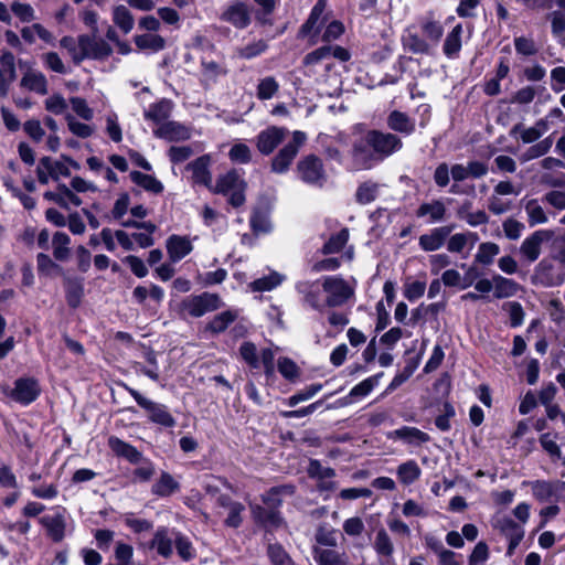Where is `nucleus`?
Masks as SVG:
<instances>
[{
    "label": "nucleus",
    "mask_w": 565,
    "mask_h": 565,
    "mask_svg": "<svg viewBox=\"0 0 565 565\" xmlns=\"http://www.w3.org/2000/svg\"><path fill=\"white\" fill-rule=\"evenodd\" d=\"M553 146V138L548 136L526 148L519 157L521 163L544 157Z\"/></svg>",
    "instance_id": "4c0bfd02"
},
{
    "label": "nucleus",
    "mask_w": 565,
    "mask_h": 565,
    "mask_svg": "<svg viewBox=\"0 0 565 565\" xmlns=\"http://www.w3.org/2000/svg\"><path fill=\"white\" fill-rule=\"evenodd\" d=\"M50 170V177L53 180H57L60 177H68L70 169L67 166L61 161H54L49 157H43L38 166V179L42 184H46L49 182V177H44L43 170Z\"/></svg>",
    "instance_id": "bb28decb"
},
{
    "label": "nucleus",
    "mask_w": 565,
    "mask_h": 565,
    "mask_svg": "<svg viewBox=\"0 0 565 565\" xmlns=\"http://www.w3.org/2000/svg\"><path fill=\"white\" fill-rule=\"evenodd\" d=\"M373 548L379 556L391 558L394 553V544L384 529L376 532Z\"/></svg>",
    "instance_id": "3c124183"
},
{
    "label": "nucleus",
    "mask_w": 565,
    "mask_h": 565,
    "mask_svg": "<svg viewBox=\"0 0 565 565\" xmlns=\"http://www.w3.org/2000/svg\"><path fill=\"white\" fill-rule=\"evenodd\" d=\"M211 156L204 154L190 162L186 167L192 172V181L195 184L212 189V174L210 171Z\"/></svg>",
    "instance_id": "6ab92c4d"
},
{
    "label": "nucleus",
    "mask_w": 565,
    "mask_h": 565,
    "mask_svg": "<svg viewBox=\"0 0 565 565\" xmlns=\"http://www.w3.org/2000/svg\"><path fill=\"white\" fill-rule=\"evenodd\" d=\"M173 543L174 539L172 540L168 534V530L162 527L154 533L151 547L156 548L159 555L168 558L172 555Z\"/></svg>",
    "instance_id": "a18cd8bd"
},
{
    "label": "nucleus",
    "mask_w": 565,
    "mask_h": 565,
    "mask_svg": "<svg viewBox=\"0 0 565 565\" xmlns=\"http://www.w3.org/2000/svg\"><path fill=\"white\" fill-rule=\"evenodd\" d=\"M493 296L497 299L510 298L518 294L521 289L520 285L513 279L503 277L501 275L493 276Z\"/></svg>",
    "instance_id": "e433bc0d"
},
{
    "label": "nucleus",
    "mask_w": 565,
    "mask_h": 565,
    "mask_svg": "<svg viewBox=\"0 0 565 565\" xmlns=\"http://www.w3.org/2000/svg\"><path fill=\"white\" fill-rule=\"evenodd\" d=\"M494 527L509 541L508 555H512L524 536V530L511 518L503 516L495 520Z\"/></svg>",
    "instance_id": "dca6fc26"
},
{
    "label": "nucleus",
    "mask_w": 565,
    "mask_h": 565,
    "mask_svg": "<svg viewBox=\"0 0 565 565\" xmlns=\"http://www.w3.org/2000/svg\"><path fill=\"white\" fill-rule=\"evenodd\" d=\"M21 86L40 95L47 94V81L40 71L28 68L21 78Z\"/></svg>",
    "instance_id": "72a5a7b5"
},
{
    "label": "nucleus",
    "mask_w": 565,
    "mask_h": 565,
    "mask_svg": "<svg viewBox=\"0 0 565 565\" xmlns=\"http://www.w3.org/2000/svg\"><path fill=\"white\" fill-rule=\"evenodd\" d=\"M125 390L134 397L137 404L148 412L149 419L163 427H173L175 419L169 413L168 408L163 404L156 403L145 396H142L137 390L124 384Z\"/></svg>",
    "instance_id": "20e7f679"
},
{
    "label": "nucleus",
    "mask_w": 565,
    "mask_h": 565,
    "mask_svg": "<svg viewBox=\"0 0 565 565\" xmlns=\"http://www.w3.org/2000/svg\"><path fill=\"white\" fill-rule=\"evenodd\" d=\"M500 253L498 244L492 242L481 243L475 256V260L482 265H490L493 258Z\"/></svg>",
    "instance_id": "bf43d9fd"
},
{
    "label": "nucleus",
    "mask_w": 565,
    "mask_h": 565,
    "mask_svg": "<svg viewBox=\"0 0 565 565\" xmlns=\"http://www.w3.org/2000/svg\"><path fill=\"white\" fill-rule=\"evenodd\" d=\"M471 202H465L457 211L458 217L465 220L470 226H479L489 222V216L483 210L471 211Z\"/></svg>",
    "instance_id": "ea45409f"
},
{
    "label": "nucleus",
    "mask_w": 565,
    "mask_h": 565,
    "mask_svg": "<svg viewBox=\"0 0 565 565\" xmlns=\"http://www.w3.org/2000/svg\"><path fill=\"white\" fill-rule=\"evenodd\" d=\"M288 132V129L285 127H267L256 137L257 150L264 156L273 153L274 150L285 140Z\"/></svg>",
    "instance_id": "ddd939ff"
},
{
    "label": "nucleus",
    "mask_w": 565,
    "mask_h": 565,
    "mask_svg": "<svg viewBox=\"0 0 565 565\" xmlns=\"http://www.w3.org/2000/svg\"><path fill=\"white\" fill-rule=\"evenodd\" d=\"M114 23L124 32L129 33L134 29V18L125 6H117L113 12Z\"/></svg>",
    "instance_id": "5fc2aeb1"
},
{
    "label": "nucleus",
    "mask_w": 565,
    "mask_h": 565,
    "mask_svg": "<svg viewBox=\"0 0 565 565\" xmlns=\"http://www.w3.org/2000/svg\"><path fill=\"white\" fill-rule=\"evenodd\" d=\"M174 545L178 555L184 561L189 562L196 555L195 548L191 541L180 532L174 533Z\"/></svg>",
    "instance_id": "6e6d98bb"
},
{
    "label": "nucleus",
    "mask_w": 565,
    "mask_h": 565,
    "mask_svg": "<svg viewBox=\"0 0 565 565\" xmlns=\"http://www.w3.org/2000/svg\"><path fill=\"white\" fill-rule=\"evenodd\" d=\"M129 178L135 184L149 193L160 194L164 190L162 182L151 174H146L135 170L129 173Z\"/></svg>",
    "instance_id": "c9c22d12"
},
{
    "label": "nucleus",
    "mask_w": 565,
    "mask_h": 565,
    "mask_svg": "<svg viewBox=\"0 0 565 565\" xmlns=\"http://www.w3.org/2000/svg\"><path fill=\"white\" fill-rule=\"evenodd\" d=\"M65 291L68 306L72 308L78 307L84 295L83 284L79 280L67 279Z\"/></svg>",
    "instance_id": "13d9d810"
},
{
    "label": "nucleus",
    "mask_w": 565,
    "mask_h": 565,
    "mask_svg": "<svg viewBox=\"0 0 565 565\" xmlns=\"http://www.w3.org/2000/svg\"><path fill=\"white\" fill-rule=\"evenodd\" d=\"M502 230H503L504 236L508 239L516 241L521 237L523 231L525 230V225L522 222H520L513 217H508L502 223Z\"/></svg>",
    "instance_id": "774afa93"
},
{
    "label": "nucleus",
    "mask_w": 565,
    "mask_h": 565,
    "mask_svg": "<svg viewBox=\"0 0 565 565\" xmlns=\"http://www.w3.org/2000/svg\"><path fill=\"white\" fill-rule=\"evenodd\" d=\"M203 76L212 82H216L218 77L226 76L228 70L214 61H201Z\"/></svg>",
    "instance_id": "0e129e2a"
},
{
    "label": "nucleus",
    "mask_w": 565,
    "mask_h": 565,
    "mask_svg": "<svg viewBox=\"0 0 565 565\" xmlns=\"http://www.w3.org/2000/svg\"><path fill=\"white\" fill-rule=\"evenodd\" d=\"M135 43L140 50H151L153 52H158L164 47L166 41L158 34L146 33L136 35Z\"/></svg>",
    "instance_id": "864d4df0"
},
{
    "label": "nucleus",
    "mask_w": 565,
    "mask_h": 565,
    "mask_svg": "<svg viewBox=\"0 0 565 565\" xmlns=\"http://www.w3.org/2000/svg\"><path fill=\"white\" fill-rule=\"evenodd\" d=\"M565 281V268L544 258L534 268L532 282L545 288L557 287Z\"/></svg>",
    "instance_id": "0eeeda50"
},
{
    "label": "nucleus",
    "mask_w": 565,
    "mask_h": 565,
    "mask_svg": "<svg viewBox=\"0 0 565 565\" xmlns=\"http://www.w3.org/2000/svg\"><path fill=\"white\" fill-rule=\"evenodd\" d=\"M267 554L273 565H296L289 554L279 544H269Z\"/></svg>",
    "instance_id": "69168bd1"
},
{
    "label": "nucleus",
    "mask_w": 565,
    "mask_h": 565,
    "mask_svg": "<svg viewBox=\"0 0 565 565\" xmlns=\"http://www.w3.org/2000/svg\"><path fill=\"white\" fill-rule=\"evenodd\" d=\"M387 127L403 136H411L416 130V121L409 115L401 110H392L386 118Z\"/></svg>",
    "instance_id": "4be33fe9"
},
{
    "label": "nucleus",
    "mask_w": 565,
    "mask_h": 565,
    "mask_svg": "<svg viewBox=\"0 0 565 565\" xmlns=\"http://www.w3.org/2000/svg\"><path fill=\"white\" fill-rule=\"evenodd\" d=\"M463 28L457 23L446 35L443 44V53L446 57L454 60L459 56L462 46Z\"/></svg>",
    "instance_id": "c85d7f7f"
},
{
    "label": "nucleus",
    "mask_w": 565,
    "mask_h": 565,
    "mask_svg": "<svg viewBox=\"0 0 565 565\" xmlns=\"http://www.w3.org/2000/svg\"><path fill=\"white\" fill-rule=\"evenodd\" d=\"M380 184L373 181L361 183L355 191V201L361 205L372 203L379 196Z\"/></svg>",
    "instance_id": "8fccbe9b"
},
{
    "label": "nucleus",
    "mask_w": 565,
    "mask_h": 565,
    "mask_svg": "<svg viewBox=\"0 0 565 565\" xmlns=\"http://www.w3.org/2000/svg\"><path fill=\"white\" fill-rule=\"evenodd\" d=\"M370 140L367 130L354 140L351 149V158L355 169L366 170L371 169L377 163L373 147L367 141Z\"/></svg>",
    "instance_id": "1a4fd4ad"
},
{
    "label": "nucleus",
    "mask_w": 565,
    "mask_h": 565,
    "mask_svg": "<svg viewBox=\"0 0 565 565\" xmlns=\"http://www.w3.org/2000/svg\"><path fill=\"white\" fill-rule=\"evenodd\" d=\"M388 439H399L404 443L413 446H420L430 440V437L425 431L412 427V426H403L398 429L390 431L387 434Z\"/></svg>",
    "instance_id": "393cba45"
},
{
    "label": "nucleus",
    "mask_w": 565,
    "mask_h": 565,
    "mask_svg": "<svg viewBox=\"0 0 565 565\" xmlns=\"http://www.w3.org/2000/svg\"><path fill=\"white\" fill-rule=\"evenodd\" d=\"M454 226H440L433 228L429 233L419 236L418 244L425 252L439 249L451 233Z\"/></svg>",
    "instance_id": "5701e85b"
},
{
    "label": "nucleus",
    "mask_w": 565,
    "mask_h": 565,
    "mask_svg": "<svg viewBox=\"0 0 565 565\" xmlns=\"http://www.w3.org/2000/svg\"><path fill=\"white\" fill-rule=\"evenodd\" d=\"M171 110L172 103L168 99H161L160 102L150 105L149 109L145 111L143 116L146 119L159 124L169 118Z\"/></svg>",
    "instance_id": "c03bdc74"
},
{
    "label": "nucleus",
    "mask_w": 565,
    "mask_h": 565,
    "mask_svg": "<svg viewBox=\"0 0 565 565\" xmlns=\"http://www.w3.org/2000/svg\"><path fill=\"white\" fill-rule=\"evenodd\" d=\"M404 49L413 54L430 55L434 52L433 45L415 32H407L403 36Z\"/></svg>",
    "instance_id": "f704fd0d"
},
{
    "label": "nucleus",
    "mask_w": 565,
    "mask_h": 565,
    "mask_svg": "<svg viewBox=\"0 0 565 565\" xmlns=\"http://www.w3.org/2000/svg\"><path fill=\"white\" fill-rule=\"evenodd\" d=\"M522 484L529 486L532 490L533 497L540 502H548L556 500L559 493L565 489V482L559 480L523 481Z\"/></svg>",
    "instance_id": "4468645a"
},
{
    "label": "nucleus",
    "mask_w": 565,
    "mask_h": 565,
    "mask_svg": "<svg viewBox=\"0 0 565 565\" xmlns=\"http://www.w3.org/2000/svg\"><path fill=\"white\" fill-rule=\"evenodd\" d=\"M60 46L67 51L76 65L81 64L84 60L103 61L113 53L110 44L98 36L96 32L81 34L77 38L64 36L60 40Z\"/></svg>",
    "instance_id": "f257e3e1"
},
{
    "label": "nucleus",
    "mask_w": 565,
    "mask_h": 565,
    "mask_svg": "<svg viewBox=\"0 0 565 565\" xmlns=\"http://www.w3.org/2000/svg\"><path fill=\"white\" fill-rule=\"evenodd\" d=\"M295 490L292 484L273 487L262 495V501L267 508L277 510L282 504V498L292 495Z\"/></svg>",
    "instance_id": "473e14b6"
},
{
    "label": "nucleus",
    "mask_w": 565,
    "mask_h": 565,
    "mask_svg": "<svg viewBox=\"0 0 565 565\" xmlns=\"http://www.w3.org/2000/svg\"><path fill=\"white\" fill-rule=\"evenodd\" d=\"M397 478L403 484H412L419 479L422 470L415 460H407L397 467Z\"/></svg>",
    "instance_id": "37998d69"
},
{
    "label": "nucleus",
    "mask_w": 565,
    "mask_h": 565,
    "mask_svg": "<svg viewBox=\"0 0 565 565\" xmlns=\"http://www.w3.org/2000/svg\"><path fill=\"white\" fill-rule=\"evenodd\" d=\"M108 446L114 454L119 457L126 458L131 463H139L142 459V455L132 445L119 439L118 437L111 436L108 438Z\"/></svg>",
    "instance_id": "2f4dec72"
},
{
    "label": "nucleus",
    "mask_w": 565,
    "mask_h": 565,
    "mask_svg": "<svg viewBox=\"0 0 565 565\" xmlns=\"http://www.w3.org/2000/svg\"><path fill=\"white\" fill-rule=\"evenodd\" d=\"M553 237V231L537 230L524 238L520 246V254L529 263H534L541 256L543 244L550 242Z\"/></svg>",
    "instance_id": "9b49d317"
},
{
    "label": "nucleus",
    "mask_w": 565,
    "mask_h": 565,
    "mask_svg": "<svg viewBox=\"0 0 565 565\" xmlns=\"http://www.w3.org/2000/svg\"><path fill=\"white\" fill-rule=\"evenodd\" d=\"M245 190L246 182L236 171L220 175L215 186L211 189L214 193L227 196L228 203L233 207H239L245 203Z\"/></svg>",
    "instance_id": "f03ea898"
},
{
    "label": "nucleus",
    "mask_w": 565,
    "mask_h": 565,
    "mask_svg": "<svg viewBox=\"0 0 565 565\" xmlns=\"http://www.w3.org/2000/svg\"><path fill=\"white\" fill-rule=\"evenodd\" d=\"M44 198L49 201H53L63 209H68L70 204L79 206L82 200L65 184H60L56 192L47 191L44 193Z\"/></svg>",
    "instance_id": "7c9ffc66"
},
{
    "label": "nucleus",
    "mask_w": 565,
    "mask_h": 565,
    "mask_svg": "<svg viewBox=\"0 0 565 565\" xmlns=\"http://www.w3.org/2000/svg\"><path fill=\"white\" fill-rule=\"evenodd\" d=\"M308 477L317 481V489L320 492H333L338 486L333 480L335 477L334 469L330 467H323L319 460L310 459L307 467Z\"/></svg>",
    "instance_id": "f8f14e48"
},
{
    "label": "nucleus",
    "mask_w": 565,
    "mask_h": 565,
    "mask_svg": "<svg viewBox=\"0 0 565 565\" xmlns=\"http://www.w3.org/2000/svg\"><path fill=\"white\" fill-rule=\"evenodd\" d=\"M180 484L169 472H161L159 479L152 484L151 492L158 497H170L179 491Z\"/></svg>",
    "instance_id": "58836bf2"
},
{
    "label": "nucleus",
    "mask_w": 565,
    "mask_h": 565,
    "mask_svg": "<svg viewBox=\"0 0 565 565\" xmlns=\"http://www.w3.org/2000/svg\"><path fill=\"white\" fill-rule=\"evenodd\" d=\"M296 290L303 296L305 302L315 310L321 311L326 307V299H322L321 284L316 281H299Z\"/></svg>",
    "instance_id": "a211bd4d"
},
{
    "label": "nucleus",
    "mask_w": 565,
    "mask_h": 565,
    "mask_svg": "<svg viewBox=\"0 0 565 565\" xmlns=\"http://www.w3.org/2000/svg\"><path fill=\"white\" fill-rule=\"evenodd\" d=\"M71 238L64 232H56L52 237L53 256L58 262H65L71 255Z\"/></svg>",
    "instance_id": "79ce46f5"
},
{
    "label": "nucleus",
    "mask_w": 565,
    "mask_h": 565,
    "mask_svg": "<svg viewBox=\"0 0 565 565\" xmlns=\"http://www.w3.org/2000/svg\"><path fill=\"white\" fill-rule=\"evenodd\" d=\"M222 20L237 29H245L250 23V12L244 2H234L222 13Z\"/></svg>",
    "instance_id": "412c9836"
},
{
    "label": "nucleus",
    "mask_w": 565,
    "mask_h": 565,
    "mask_svg": "<svg viewBox=\"0 0 565 565\" xmlns=\"http://www.w3.org/2000/svg\"><path fill=\"white\" fill-rule=\"evenodd\" d=\"M41 388L36 380L31 377H21L15 381L14 387L9 396L17 403L29 405L40 395Z\"/></svg>",
    "instance_id": "2eb2a0df"
},
{
    "label": "nucleus",
    "mask_w": 565,
    "mask_h": 565,
    "mask_svg": "<svg viewBox=\"0 0 565 565\" xmlns=\"http://www.w3.org/2000/svg\"><path fill=\"white\" fill-rule=\"evenodd\" d=\"M236 317L237 315L234 311H223L210 321L206 329L212 333H221L236 319Z\"/></svg>",
    "instance_id": "052dcab7"
},
{
    "label": "nucleus",
    "mask_w": 565,
    "mask_h": 565,
    "mask_svg": "<svg viewBox=\"0 0 565 565\" xmlns=\"http://www.w3.org/2000/svg\"><path fill=\"white\" fill-rule=\"evenodd\" d=\"M239 355L252 369L260 366L257 348L253 342H243L239 347Z\"/></svg>",
    "instance_id": "338daca9"
},
{
    "label": "nucleus",
    "mask_w": 565,
    "mask_h": 565,
    "mask_svg": "<svg viewBox=\"0 0 565 565\" xmlns=\"http://www.w3.org/2000/svg\"><path fill=\"white\" fill-rule=\"evenodd\" d=\"M297 174L306 184L319 189L322 188L328 180L323 162L316 154L305 156L298 161Z\"/></svg>",
    "instance_id": "7ed1b4c3"
},
{
    "label": "nucleus",
    "mask_w": 565,
    "mask_h": 565,
    "mask_svg": "<svg viewBox=\"0 0 565 565\" xmlns=\"http://www.w3.org/2000/svg\"><path fill=\"white\" fill-rule=\"evenodd\" d=\"M446 205L439 199L425 202L420 204L416 210V216L419 218L428 217L429 223H439L444 221L446 217Z\"/></svg>",
    "instance_id": "cd10ccee"
},
{
    "label": "nucleus",
    "mask_w": 565,
    "mask_h": 565,
    "mask_svg": "<svg viewBox=\"0 0 565 565\" xmlns=\"http://www.w3.org/2000/svg\"><path fill=\"white\" fill-rule=\"evenodd\" d=\"M322 390V384L315 383L306 386L303 390L298 393L289 396L284 403L289 407H295L301 402H306L312 398L316 394H318Z\"/></svg>",
    "instance_id": "4d7b16f0"
},
{
    "label": "nucleus",
    "mask_w": 565,
    "mask_h": 565,
    "mask_svg": "<svg viewBox=\"0 0 565 565\" xmlns=\"http://www.w3.org/2000/svg\"><path fill=\"white\" fill-rule=\"evenodd\" d=\"M220 308V298L214 294L203 292L190 296L182 301V309L191 317L199 318Z\"/></svg>",
    "instance_id": "9d476101"
},
{
    "label": "nucleus",
    "mask_w": 565,
    "mask_h": 565,
    "mask_svg": "<svg viewBox=\"0 0 565 565\" xmlns=\"http://www.w3.org/2000/svg\"><path fill=\"white\" fill-rule=\"evenodd\" d=\"M154 135L169 141L186 140L191 136L186 127L175 121L161 124L160 127L154 130Z\"/></svg>",
    "instance_id": "c756f323"
},
{
    "label": "nucleus",
    "mask_w": 565,
    "mask_h": 565,
    "mask_svg": "<svg viewBox=\"0 0 565 565\" xmlns=\"http://www.w3.org/2000/svg\"><path fill=\"white\" fill-rule=\"evenodd\" d=\"M168 256L172 263H178L193 250V244L188 236L173 234L166 242Z\"/></svg>",
    "instance_id": "aec40b11"
},
{
    "label": "nucleus",
    "mask_w": 565,
    "mask_h": 565,
    "mask_svg": "<svg viewBox=\"0 0 565 565\" xmlns=\"http://www.w3.org/2000/svg\"><path fill=\"white\" fill-rule=\"evenodd\" d=\"M548 129L547 118H541L532 127H523L520 124L515 125L511 130V135L519 132L521 141L529 145L537 141Z\"/></svg>",
    "instance_id": "a878e982"
},
{
    "label": "nucleus",
    "mask_w": 565,
    "mask_h": 565,
    "mask_svg": "<svg viewBox=\"0 0 565 565\" xmlns=\"http://www.w3.org/2000/svg\"><path fill=\"white\" fill-rule=\"evenodd\" d=\"M250 510L255 521L260 524L278 526L281 522L278 511L274 509H266L258 504H252Z\"/></svg>",
    "instance_id": "49530a36"
},
{
    "label": "nucleus",
    "mask_w": 565,
    "mask_h": 565,
    "mask_svg": "<svg viewBox=\"0 0 565 565\" xmlns=\"http://www.w3.org/2000/svg\"><path fill=\"white\" fill-rule=\"evenodd\" d=\"M349 239V230L342 228L337 234H333L329 241L323 245L322 252L323 254H334L339 253Z\"/></svg>",
    "instance_id": "680f3d73"
},
{
    "label": "nucleus",
    "mask_w": 565,
    "mask_h": 565,
    "mask_svg": "<svg viewBox=\"0 0 565 565\" xmlns=\"http://www.w3.org/2000/svg\"><path fill=\"white\" fill-rule=\"evenodd\" d=\"M420 28L424 38L433 45V49H435L444 34L441 23L436 20H425L422 22Z\"/></svg>",
    "instance_id": "603ef678"
},
{
    "label": "nucleus",
    "mask_w": 565,
    "mask_h": 565,
    "mask_svg": "<svg viewBox=\"0 0 565 565\" xmlns=\"http://www.w3.org/2000/svg\"><path fill=\"white\" fill-rule=\"evenodd\" d=\"M326 8L327 0H318L316 2L308 19L299 30V36H311L313 38L312 43H316V36L319 33L320 26L326 21V17L323 15Z\"/></svg>",
    "instance_id": "f3484780"
},
{
    "label": "nucleus",
    "mask_w": 565,
    "mask_h": 565,
    "mask_svg": "<svg viewBox=\"0 0 565 565\" xmlns=\"http://www.w3.org/2000/svg\"><path fill=\"white\" fill-rule=\"evenodd\" d=\"M306 139L307 137L305 132L299 130L294 131L291 140L288 141L273 158L271 171L279 174L288 171Z\"/></svg>",
    "instance_id": "6e6552de"
},
{
    "label": "nucleus",
    "mask_w": 565,
    "mask_h": 565,
    "mask_svg": "<svg viewBox=\"0 0 565 565\" xmlns=\"http://www.w3.org/2000/svg\"><path fill=\"white\" fill-rule=\"evenodd\" d=\"M322 290L326 292V306L340 307L354 294L353 288L340 276H327L322 278Z\"/></svg>",
    "instance_id": "423d86ee"
},
{
    "label": "nucleus",
    "mask_w": 565,
    "mask_h": 565,
    "mask_svg": "<svg viewBox=\"0 0 565 565\" xmlns=\"http://www.w3.org/2000/svg\"><path fill=\"white\" fill-rule=\"evenodd\" d=\"M377 162L391 157L403 148L402 139L393 132H384L382 130H367Z\"/></svg>",
    "instance_id": "39448f33"
},
{
    "label": "nucleus",
    "mask_w": 565,
    "mask_h": 565,
    "mask_svg": "<svg viewBox=\"0 0 565 565\" xmlns=\"http://www.w3.org/2000/svg\"><path fill=\"white\" fill-rule=\"evenodd\" d=\"M313 559L319 565H347L345 554L335 550L315 547Z\"/></svg>",
    "instance_id": "a19ab883"
},
{
    "label": "nucleus",
    "mask_w": 565,
    "mask_h": 565,
    "mask_svg": "<svg viewBox=\"0 0 565 565\" xmlns=\"http://www.w3.org/2000/svg\"><path fill=\"white\" fill-rule=\"evenodd\" d=\"M285 280V276L277 273L271 271L267 276L260 277L258 279H255L249 284V288L253 291H270L281 285V282Z\"/></svg>",
    "instance_id": "09e8293b"
},
{
    "label": "nucleus",
    "mask_w": 565,
    "mask_h": 565,
    "mask_svg": "<svg viewBox=\"0 0 565 565\" xmlns=\"http://www.w3.org/2000/svg\"><path fill=\"white\" fill-rule=\"evenodd\" d=\"M278 89V82L273 76H267L259 81L256 95L259 99L266 100L273 98Z\"/></svg>",
    "instance_id": "e2e57ef3"
},
{
    "label": "nucleus",
    "mask_w": 565,
    "mask_h": 565,
    "mask_svg": "<svg viewBox=\"0 0 565 565\" xmlns=\"http://www.w3.org/2000/svg\"><path fill=\"white\" fill-rule=\"evenodd\" d=\"M524 210H525V213L527 216V223L530 224V226H535L539 224L547 223V221H548L547 214L536 199L529 200L524 205Z\"/></svg>",
    "instance_id": "de8ad7c7"
},
{
    "label": "nucleus",
    "mask_w": 565,
    "mask_h": 565,
    "mask_svg": "<svg viewBox=\"0 0 565 565\" xmlns=\"http://www.w3.org/2000/svg\"><path fill=\"white\" fill-rule=\"evenodd\" d=\"M41 524L46 529L47 535L54 542H61L65 536V511L57 510L53 514H47L41 518Z\"/></svg>",
    "instance_id": "b1692460"
}]
</instances>
